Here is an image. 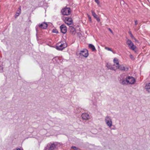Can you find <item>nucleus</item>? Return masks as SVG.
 <instances>
[{
  "label": "nucleus",
  "mask_w": 150,
  "mask_h": 150,
  "mask_svg": "<svg viewBox=\"0 0 150 150\" xmlns=\"http://www.w3.org/2000/svg\"><path fill=\"white\" fill-rule=\"evenodd\" d=\"M58 144L57 142L49 144L45 150H57Z\"/></svg>",
  "instance_id": "1"
},
{
  "label": "nucleus",
  "mask_w": 150,
  "mask_h": 150,
  "mask_svg": "<svg viewBox=\"0 0 150 150\" xmlns=\"http://www.w3.org/2000/svg\"><path fill=\"white\" fill-rule=\"evenodd\" d=\"M67 46V45L66 42L65 43H62L60 42L57 44L56 48L57 50L62 51Z\"/></svg>",
  "instance_id": "2"
},
{
  "label": "nucleus",
  "mask_w": 150,
  "mask_h": 150,
  "mask_svg": "<svg viewBox=\"0 0 150 150\" xmlns=\"http://www.w3.org/2000/svg\"><path fill=\"white\" fill-rule=\"evenodd\" d=\"M79 54L80 56H83L85 58L87 57L89 55L88 50L86 49H84L83 50L80 51Z\"/></svg>",
  "instance_id": "3"
},
{
  "label": "nucleus",
  "mask_w": 150,
  "mask_h": 150,
  "mask_svg": "<svg viewBox=\"0 0 150 150\" xmlns=\"http://www.w3.org/2000/svg\"><path fill=\"white\" fill-rule=\"evenodd\" d=\"M105 121L107 125L110 127L112 125V122L110 117L106 116L105 117Z\"/></svg>",
  "instance_id": "4"
},
{
  "label": "nucleus",
  "mask_w": 150,
  "mask_h": 150,
  "mask_svg": "<svg viewBox=\"0 0 150 150\" xmlns=\"http://www.w3.org/2000/svg\"><path fill=\"white\" fill-rule=\"evenodd\" d=\"M61 12L63 15H68L70 14L71 11L69 8H65L62 10Z\"/></svg>",
  "instance_id": "5"
},
{
  "label": "nucleus",
  "mask_w": 150,
  "mask_h": 150,
  "mask_svg": "<svg viewBox=\"0 0 150 150\" xmlns=\"http://www.w3.org/2000/svg\"><path fill=\"white\" fill-rule=\"evenodd\" d=\"M128 84H134L135 82V79L132 76H127Z\"/></svg>",
  "instance_id": "6"
},
{
  "label": "nucleus",
  "mask_w": 150,
  "mask_h": 150,
  "mask_svg": "<svg viewBox=\"0 0 150 150\" xmlns=\"http://www.w3.org/2000/svg\"><path fill=\"white\" fill-rule=\"evenodd\" d=\"M64 21L66 24L68 25H71L73 23L72 19L69 17H66Z\"/></svg>",
  "instance_id": "7"
},
{
  "label": "nucleus",
  "mask_w": 150,
  "mask_h": 150,
  "mask_svg": "<svg viewBox=\"0 0 150 150\" xmlns=\"http://www.w3.org/2000/svg\"><path fill=\"white\" fill-rule=\"evenodd\" d=\"M61 32L63 34L67 32V28L65 25H62L60 27Z\"/></svg>",
  "instance_id": "8"
},
{
  "label": "nucleus",
  "mask_w": 150,
  "mask_h": 150,
  "mask_svg": "<svg viewBox=\"0 0 150 150\" xmlns=\"http://www.w3.org/2000/svg\"><path fill=\"white\" fill-rule=\"evenodd\" d=\"M38 26L40 28L45 29L47 27L48 24L44 22L40 24H39Z\"/></svg>",
  "instance_id": "9"
},
{
  "label": "nucleus",
  "mask_w": 150,
  "mask_h": 150,
  "mask_svg": "<svg viewBox=\"0 0 150 150\" xmlns=\"http://www.w3.org/2000/svg\"><path fill=\"white\" fill-rule=\"evenodd\" d=\"M91 12L92 15V16H93V17L96 19L97 21L98 22H99L100 21V19L99 18L98 16L96 14V13L94 12V11L91 10Z\"/></svg>",
  "instance_id": "10"
},
{
  "label": "nucleus",
  "mask_w": 150,
  "mask_h": 150,
  "mask_svg": "<svg viewBox=\"0 0 150 150\" xmlns=\"http://www.w3.org/2000/svg\"><path fill=\"white\" fill-rule=\"evenodd\" d=\"M69 30L70 33L72 35H75L76 33V29L73 26H69Z\"/></svg>",
  "instance_id": "11"
},
{
  "label": "nucleus",
  "mask_w": 150,
  "mask_h": 150,
  "mask_svg": "<svg viewBox=\"0 0 150 150\" xmlns=\"http://www.w3.org/2000/svg\"><path fill=\"white\" fill-rule=\"evenodd\" d=\"M81 117L83 120H88L89 119V115L87 113H83L81 115Z\"/></svg>",
  "instance_id": "12"
},
{
  "label": "nucleus",
  "mask_w": 150,
  "mask_h": 150,
  "mask_svg": "<svg viewBox=\"0 0 150 150\" xmlns=\"http://www.w3.org/2000/svg\"><path fill=\"white\" fill-rule=\"evenodd\" d=\"M113 62L114 63V64H113V66H115L116 68H117V67H118L119 65V62L117 58H115L113 59Z\"/></svg>",
  "instance_id": "13"
},
{
  "label": "nucleus",
  "mask_w": 150,
  "mask_h": 150,
  "mask_svg": "<svg viewBox=\"0 0 150 150\" xmlns=\"http://www.w3.org/2000/svg\"><path fill=\"white\" fill-rule=\"evenodd\" d=\"M119 69L120 70L122 71H127L128 69L127 68H125L124 66L122 65H120L118 66L117 67V68H116V69Z\"/></svg>",
  "instance_id": "14"
},
{
  "label": "nucleus",
  "mask_w": 150,
  "mask_h": 150,
  "mask_svg": "<svg viewBox=\"0 0 150 150\" xmlns=\"http://www.w3.org/2000/svg\"><path fill=\"white\" fill-rule=\"evenodd\" d=\"M127 81V77H126L125 79H122L121 80V84L123 85H125L128 84Z\"/></svg>",
  "instance_id": "15"
},
{
  "label": "nucleus",
  "mask_w": 150,
  "mask_h": 150,
  "mask_svg": "<svg viewBox=\"0 0 150 150\" xmlns=\"http://www.w3.org/2000/svg\"><path fill=\"white\" fill-rule=\"evenodd\" d=\"M88 48L91 49L92 51H96V49L94 45L92 44H89L88 46Z\"/></svg>",
  "instance_id": "16"
},
{
  "label": "nucleus",
  "mask_w": 150,
  "mask_h": 150,
  "mask_svg": "<svg viewBox=\"0 0 150 150\" xmlns=\"http://www.w3.org/2000/svg\"><path fill=\"white\" fill-rule=\"evenodd\" d=\"M106 67H107L111 70H113L114 71H115L116 69L115 68L113 67H112V66L110 64L107 63L106 65Z\"/></svg>",
  "instance_id": "17"
},
{
  "label": "nucleus",
  "mask_w": 150,
  "mask_h": 150,
  "mask_svg": "<svg viewBox=\"0 0 150 150\" xmlns=\"http://www.w3.org/2000/svg\"><path fill=\"white\" fill-rule=\"evenodd\" d=\"M145 88L147 91L150 93V83H147L146 84Z\"/></svg>",
  "instance_id": "18"
},
{
  "label": "nucleus",
  "mask_w": 150,
  "mask_h": 150,
  "mask_svg": "<svg viewBox=\"0 0 150 150\" xmlns=\"http://www.w3.org/2000/svg\"><path fill=\"white\" fill-rule=\"evenodd\" d=\"M127 44L128 45L129 47H130L133 43L132 41L129 40H128L126 42Z\"/></svg>",
  "instance_id": "19"
},
{
  "label": "nucleus",
  "mask_w": 150,
  "mask_h": 150,
  "mask_svg": "<svg viewBox=\"0 0 150 150\" xmlns=\"http://www.w3.org/2000/svg\"><path fill=\"white\" fill-rule=\"evenodd\" d=\"M3 71V62L0 61V72Z\"/></svg>",
  "instance_id": "20"
},
{
  "label": "nucleus",
  "mask_w": 150,
  "mask_h": 150,
  "mask_svg": "<svg viewBox=\"0 0 150 150\" xmlns=\"http://www.w3.org/2000/svg\"><path fill=\"white\" fill-rule=\"evenodd\" d=\"M18 11H19V12H17L16 13V16H18L19 15L21 14V6H20L18 8Z\"/></svg>",
  "instance_id": "21"
},
{
  "label": "nucleus",
  "mask_w": 150,
  "mask_h": 150,
  "mask_svg": "<svg viewBox=\"0 0 150 150\" xmlns=\"http://www.w3.org/2000/svg\"><path fill=\"white\" fill-rule=\"evenodd\" d=\"M129 48L133 50H134L136 48V47L134 45V44H133L130 47H129Z\"/></svg>",
  "instance_id": "22"
},
{
  "label": "nucleus",
  "mask_w": 150,
  "mask_h": 150,
  "mask_svg": "<svg viewBox=\"0 0 150 150\" xmlns=\"http://www.w3.org/2000/svg\"><path fill=\"white\" fill-rule=\"evenodd\" d=\"M71 149H73L74 150H79V148H77L76 147L72 146L71 147Z\"/></svg>",
  "instance_id": "23"
},
{
  "label": "nucleus",
  "mask_w": 150,
  "mask_h": 150,
  "mask_svg": "<svg viewBox=\"0 0 150 150\" xmlns=\"http://www.w3.org/2000/svg\"><path fill=\"white\" fill-rule=\"evenodd\" d=\"M129 33L130 35V36L132 39H134V37L131 31H129Z\"/></svg>",
  "instance_id": "24"
},
{
  "label": "nucleus",
  "mask_w": 150,
  "mask_h": 150,
  "mask_svg": "<svg viewBox=\"0 0 150 150\" xmlns=\"http://www.w3.org/2000/svg\"><path fill=\"white\" fill-rule=\"evenodd\" d=\"M52 32L53 33H58L57 30L56 29H53L52 30Z\"/></svg>",
  "instance_id": "25"
},
{
  "label": "nucleus",
  "mask_w": 150,
  "mask_h": 150,
  "mask_svg": "<svg viewBox=\"0 0 150 150\" xmlns=\"http://www.w3.org/2000/svg\"><path fill=\"white\" fill-rule=\"evenodd\" d=\"M105 49L108 51H111L112 52V50L111 48H110L109 47H105Z\"/></svg>",
  "instance_id": "26"
},
{
  "label": "nucleus",
  "mask_w": 150,
  "mask_h": 150,
  "mask_svg": "<svg viewBox=\"0 0 150 150\" xmlns=\"http://www.w3.org/2000/svg\"><path fill=\"white\" fill-rule=\"evenodd\" d=\"M130 58L132 60L134 59V58L132 54H130L129 55Z\"/></svg>",
  "instance_id": "27"
},
{
  "label": "nucleus",
  "mask_w": 150,
  "mask_h": 150,
  "mask_svg": "<svg viewBox=\"0 0 150 150\" xmlns=\"http://www.w3.org/2000/svg\"><path fill=\"white\" fill-rule=\"evenodd\" d=\"M88 17L89 21L90 22H91L92 21V20H91V16H90L89 15H88Z\"/></svg>",
  "instance_id": "28"
},
{
  "label": "nucleus",
  "mask_w": 150,
  "mask_h": 150,
  "mask_svg": "<svg viewBox=\"0 0 150 150\" xmlns=\"http://www.w3.org/2000/svg\"><path fill=\"white\" fill-rule=\"evenodd\" d=\"M95 1L98 5L99 4V0H95Z\"/></svg>",
  "instance_id": "29"
},
{
  "label": "nucleus",
  "mask_w": 150,
  "mask_h": 150,
  "mask_svg": "<svg viewBox=\"0 0 150 150\" xmlns=\"http://www.w3.org/2000/svg\"><path fill=\"white\" fill-rule=\"evenodd\" d=\"M134 22H135V25H137V24H138V22H137V20H135V21H134Z\"/></svg>",
  "instance_id": "30"
},
{
  "label": "nucleus",
  "mask_w": 150,
  "mask_h": 150,
  "mask_svg": "<svg viewBox=\"0 0 150 150\" xmlns=\"http://www.w3.org/2000/svg\"><path fill=\"white\" fill-rule=\"evenodd\" d=\"M134 39H132L133 40H135V42H138V40H136L134 37Z\"/></svg>",
  "instance_id": "31"
},
{
  "label": "nucleus",
  "mask_w": 150,
  "mask_h": 150,
  "mask_svg": "<svg viewBox=\"0 0 150 150\" xmlns=\"http://www.w3.org/2000/svg\"><path fill=\"white\" fill-rule=\"evenodd\" d=\"M124 3V1H123L122 0L120 1L121 4L122 3L123 4Z\"/></svg>",
  "instance_id": "32"
},
{
  "label": "nucleus",
  "mask_w": 150,
  "mask_h": 150,
  "mask_svg": "<svg viewBox=\"0 0 150 150\" xmlns=\"http://www.w3.org/2000/svg\"><path fill=\"white\" fill-rule=\"evenodd\" d=\"M36 30L37 32H38V28L37 27V26L36 27Z\"/></svg>",
  "instance_id": "33"
},
{
  "label": "nucleus",
  "mask_w": 150,
  "mask_h": 150,
  "mask_svg": "<svg viewBox=\"0 0 150 150\" xmlns=\"http://www.w3.org/2000/svg\"><path fill=\"white\" fill-rule=\"evenodd\" d=\"M109 30L110 31L111 33H112V31L111 30L110 28H109Z\"/></svg>",
  "instance_id": "34"
},
{
  "label": "nucleus",
  "mask_w": 150,
  "mask_h": 150,
  "mask_svg": "<svg viewBox=\"0 0 150 150\" xmlns=\"http://www.w3.org/2000/svg\"><path fill=\"white\" fill-rule=\"evenodd\" d=\"M16 150H21V149L20 148H18Z\"/></svg>",
  "instance_id": "35"
},
{
  "label": "nucleus",
  "mask_w": 150,
  "mask_h": 150,
  "mask_svg": "<svg viewBox=\"0 0 150 150\" xmlns=\"http://www.w3.org/2000/svg\"><path fill=\"white\" fill-rule=\"evenodd\" d=\"M55 58H53V59H55Z\"/></svg>",
  "instance_id": "36"
},
{
  "label": "nucleus",
  "mask_w": 150,
  "mask_h": 150,
  "mask_svg": "<svg viewBox=\"0 0 150 150\" xmlns=\"http://www.w3.org/2000/svg\"><path fill=\"white\" fill-rule=\"evenodd\" d=\"M19 12V11H17V12Z\"/></svg>",
  "instance_id": "37"
}]
</instances>
